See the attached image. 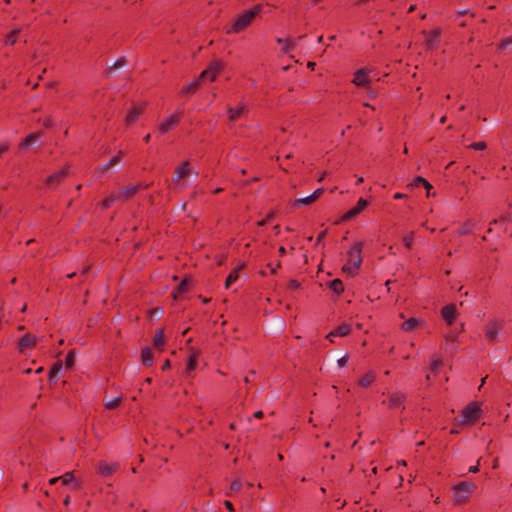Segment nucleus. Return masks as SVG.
<instances>
[{
    "mask_svg": "<svg viewBox=\"0 0 512 512\" xmlns=\"http://www.w3.org/2000/svg\"><path fill=\"white\" fill-rule=\"evenodd\" d=\"M259 12L260 6H254L238 14L229 24H227L226 32L228 34H236L241 32L251 24Z\"/></svg>",
    "mask_w": 512,
    "mask_h": 512,
    "instance_id": "1",
    "label": "nucleus"
},
{
    "mask_svg": "<svg viewBox=\"0 0 512 512\" xmlns=\"http://www.w3.org/2000/svg\"><path fill=\"white\" fill-rule=\"evenodd\" d=\"M362 242H355L347 252V262L343 266V271L350 275H355L362 263Z\"/></svg>",
    "mask_w": 512,
    "mask_h": 512,
    "instance_id": "2",
    "label": "nucleus"
},
{
    "mask_svg": "<svg viewBox=\"0 0 512 512\" xmlns=\"http://www.w3.org/2000/svg\"><path fill=\"white\" fill-rule=\"evenodd\" d=\"M475 489L476 485L468 481H461L455 484L451 489L454 505L466 504Z\"/></svg>",
    "mask_w": 512,
    "mask_h": 512,
    "instance_id": "3",
    "label": "nucleus"
},
{
    "mask_svg": "<svg viewBox=\"0 0 512 512\" xmlns=\"http://www.w3.org/2000/svg\"><path fill=\"white\" fill-rule=\"evenodd\" d=\"M192 174L189 161H184L179 164L175 170L173 178L174 189L182 191L189 186L191 181L187 180Z\"/></svg>",
    "mask_w": 512,
    "mask_h": 512,
    "instance_id": "4",
    "label": "nucleus"
},
{
    "mask_svg": "<svg viewBox=\"0 0 512 512\" xmlns=\"http://www.w3.org/2000/svg\"><path fill=\"white\" fill-rule=\"evenodd\" d=\"M148 187L149 184L139 183L135 185H129L113 191L116 195V199H118L119 202H126L129 199L133 198L139 191L144 190Z\"/></svg>",
    "mask_w": 512,
    "mask_h": 512,
    "instance_id": "5",
    "label": "nucleus"
},
{
    "mask_svg": "<svg viewBox=\"0 0 512 512\" xmlns=\"http://www.w3.org/2000/svg\"><path fill=\"white\" fill-rule=\"evenodd\" d=\"M182 115L183 113L181 110H177L174 113L168 115L158 125L157 131L160 134L164 135L169 131L173 130L180 123Z\"/></svg>",
    "mask_w": 512,
    "mask_h": 512,
    "instance_id": "6",
    "label": "nucleus"
},
{
    "mask_svg": "<svg viewBox=\"0 0 512 512\" xmlns=\"http://www.w3.org/2000/svg\"><path fill=\"white\" fill-rule=\"evenodd\" d=\"M481 414L482 409L480 408L479 404L472 402L462 410L461 422L463 424H473L479 419Z\"/></svg>",
    "mask_w": 512,
    "mask_h": 512,
    "instance_id": "7",
    "label": "nucleus"
},
{
    "mask_svg": "<svg viewBox=\"0 0 512 512\" xmlns=\"http://www.w3.org/2000/svg\"><path fill=\"white\" fill-rule=\"evenodd\" d=\"M370 70L367 68H360L356 70L353 74V79L351 82L360 88L368 89L372 83V79L370 77Z\"/></svg>",
    "mask_w": 512,
    "mask_h": 512,
    "instance_id": "8",
    "label": "nucleus"
},
{
    "mask_svg": "<svg viewBox=\"0 0 512 512\" xmlns=\"http://www.w3.org/2000/svg\"><path fill=\"white\" fill-rule=\"evenodd\" d=\"M223 68L224 64L221 61H214L200 73L199 79L214 81Z\"/></svg>",
    "mask_w": 512,
    "mask_h": 512,
    "instance_id": "9",
    "label": "nucleus"
},
{
    "mask_svg": "<svg viewBox=\"0 0 512 512\" xmlns=\"http://www.w3.org/2000/svg\"><path fill=\"white\" fill-rule=\"evenodd\" d=\"M423 34L426 36L425 46L428 50L435 49L440 45V28H434L429 32L423 31Z\"/></svg>",
    "mask_w": 512,
    "mask_h": 512,
    "instance_id": "10",
    "label": "nucleus"
},
{
    "mask_svg": "<svg viewBox=\"0 0 512 512\" xmlns=\"http://www.w3.org/2000/svg\"><path fill=\"white\" fill-rule=\"evenodd\" d=\"M502 324L497 321H490L485 327V338L488 342L493 343L497 340Z\"/></svg>",
    "mask_w": 512,
    "mask_h": 512,
    "instance_id": "11",
    "label": "nucleus"
},
{
    "mask_svg": "<svg viewBox=\"0 0 512 512\" xmlns=\"http://www.w3.org/2000/svg\"><path fill=\"white\" fill-rule=\"evenodd\" d=\"M406 395L401 392H394L389 395L387 401H383L390 409H399L404 407Z\"/></svg>",
    "mask_w": 512,
    "mask_h": 512,
    "instance_id": "12",
    "label": "nucleus"
},
{
    "mask_svg": "<svg viewBox=\"0 0 512 512\" xmlns=\"http://www.w3.org/2000/svg\"><path fill=\"white\" fill-rule=\"evenodd\" d=\"M118 463H108L106 461H100L97 464V471L102 476H111L118 470Z\"/></svg>",
    "mask_w": 512,
    "mask_h": 512,
    "instance_id": "13",
    "label": "nucleus"
},
{
    "mask_svg": "<svg viewBox=\"0 0 512 512\" xmlns=\"http://www.w3.org/2000/svg\"><path fill=\"white\" fill-rule=\"evenodd\" d=\"M248 109L247 106L244 103H239L235 108H229L228 109V117L230 122H235L238 119L245 116Z\"/></svg>",
    "mask_w": 512,
    "mask_h": 512,
    "instance_id": "14",
    "label": "nucleus"
},
{
    "mask_svg": "<svg viewBox=\"0 0 512 512\" xmlns=\"http://www.w3.org/2000/svg\"><path fill=\"white\" fill-rule=\"evenodd\" d=\"M368 205V202L363 199V198H360L357 202V204L349 209L344 215H343V220H349L355 216H357L358 214H360L364 208Z\"/></svg>",
    "mask_w": 512,
    "mask_h": 512,
    "instance_id": "15",
    "label": "nucleus"
},
{
    "mask_svg": "<svg viewBox=\"0 0 512 512\" xmlns=\"http://www.w3.org/2000/svg\"><path fill=\"white\" fill-rule=\"evenodd\" d=\"M38 338L30 333L25 334L19 339L18 349L19 352H24L26 348L33 347L36 345Z\"/></svg>",
    "mask_w": 512,
    "mask_h": 512,
    "instance_id": "16",
    "label": "nucleus"
},
{
    "mask_svg": "<svg viewBox=\"0 0 512 512\" xmlns=\"http://www.w3.org/2000/svg\"><path fill=\"white\" fill-rule=\"evenodd\" d=\"M67 173L68 168H61L60 170L50 175L46 182L50 187H55L66 177Z\"/></svg>",
    "mask_w": 512,
    "mask_h": 512,
    "instance_id": "17",
    "label": "nucleus"
},
{
    "mask_svg": "<svg viewBox=\"0 0 512 512\" xmlns=\"http://www.w3.org/2000/svg\"><path fill=\"white\" fill-rule=\"evenodd\" d=\"M350 325L347 323H342L341 325L334 328L331 332L328 333L327 338L333 342L334 337H342L346 336L350 333Z\"/></svg>",
    "mask_w": 512,
    "mask_h": 512,
    "instance_id": "18",
    "label": "nucleus"
},
{
    "mask_svg": "<svg viewBox=\"0 0 512 512\" xmlns=\"http://www.w3.org/2000/svg\"><path fill=\"white\" fill-rule=\"evenodd\" d=\"M441 315L447 324L451 325L456 317V306L454 304L444 306L441 310Z\"/></svg>",
    "mask_w": 512,
    "mask_h": 512,
    "instance_id": "19",
    "label": "nucleus"
},
{
    "mask_svg": "<svg viewBox=\"0 0 512 512\" xmlns=\"http://www.w3.org/2000/svg\"><path fill=\"white\" fill-rule=\"evenodd\" d=\"M198 357H199V352L197 350L191 348L189 350V354H188V357L186 360L185 372L187 374H190L196 368Z\"/></svg>",
    "mask_w": 512,
    "mask_h": 512,
    "instance_id": "20",
    "label": "nucleus"
},
{
    "mask_svg": "<svg viewBox=\"0 0 512 512\" xmlns=\"http://www.w3.org/2000/svg\"><path fill=\"white\" fill-rule=\"evenodd\" d=\"M322 193H323V189L322 188H318L312 194H310V195H308L306 197L297 199L296 200V205L297 206L310 205L314 201H316L320 197V195Z\"/></svg>",
    "mask_w": 512,
    "mask_h": 512,
    "instance_id": "21",
    "label": "nucleus"
},
{
    "mask_svg": "<svg viewBox=\"0 0 512 512\" xmlns=\"http://www.w3.org/2000/svg\"><path fill=\"white\" fill-rule=\"evenodd\" d=\"M142 111H143V108L141 106L134 105L133 107H131V109H129V111L127 112V115L125 118L126 124L131 125V124L135 123L137 121V119L139 118V116L141 115Z\"/></svg>",
    "mask_w": 512,
    "mask_h": 512,
    "instance_id": "22",
    "label": "nucleus"
},
{
    "mask_svg": "<svg viewBox=\"0 0 512 512\" xmlns=\"http://www.w3.org/2000/svg\"><path fill=\"white\" fill-rule=\"evenodd\" d=\"M424 324H425V321L423 319L411 317L401 324V328L404 331L409 332V331L414 330L416 327L424 325Z\"/></svg>",
    "mask_w": 512,
    "mask_h": 512,
    "instance_id": "23",
    "label": "nucleus"
},
{
    "mask_svg": "<svg viewBox=\"0 0 512 512\" xmlns=\"http://www.w3.org/2000/svg\"><path fill=\"white\" fill-rule=\"evenodd\" d=\"M41 132H33L28 134L20 143V148L26 149L31 147L40 137Z\"/></svg>",
    "mask_w": 512,
    "mask_h": 512,
    "instance_id": "24",
    "label": "nucleus"
},
{
    "mask_svg": "<svg viewBox=\"0 0 512 512\" xmlns=\"http://www.w3.org/2000/svg\"><path fill=\"white\" fill-rule=\"evenodd\" d=\"M244 268V264L236 266L227 276L225 281V287L229 288L233 283L239 279V271Z\"/></svg>",
    "mask_w": 512,
    "mask_h": 512,
    "instance_id": "25",
    "label": "nucleus"
},
{
    "mask_svg": "<svg viewBox=\"0 0 512 512\" xmlns=\"http://www.w3.org/2000/svg\"><path fill=\"white\" fill-rule=\"evenodd\" d=\"M376 379V373L374 371L367 372L361 379H359L358 384L363 388L369 387Z\"/></svg>",
    "mask_w": 512,
    "mask_h": 512,
    "instance_id": "26",
    "label": "nucleus"
},
{
    "mask_svg": "<svg viewBox=\"0 0 512 512\" xmlns=\"http://www.w3.org/2000/svg\"><path fill=\"white\" fill-rule=\"evenodd\" d=\"M59 480L63 485L71 484L74 489H77L80 486L78 482L74 481L73 472L64 473L63 475L59 476Z\"/></svg>",
    "mask_w": 512,
    "mask_h": 512,
    "instance_id": "27",
    "label": "nucleus"
},
{
    "mask_svg": "<svg viewBox=\"0 0 512 512\" xmlns=\"http://www.w3.org/2000/svg\"><path fill=\"white\" fill-rule=\"evenodd\" d=\"M20 31H21L20 28H15V29L11 30L10 32H8L4 36L3 44L4 45H14L17 41Z\"/></svg>",
    "mask_w": 512,
    "mask_h": 512,
    "instance_id": "28",
    "label": "nucleus"
},
{
    "mask_svg": "<svg viewBox=\"0 0 512 512\" xmlns=\"http://www.w3.org/2000/svg\"><path fill=\"white\" fill-rule=\"evenodd\" d=\"M200 84V79H196L192 82L187 83L182 89L181 94L183 95H192L196 92Z\"/></svg>",
    "mask_w": 512,
    "mask_h": 512,
    "instance_id": "29",
    "label": "nucleus"
},
{
    "mask_svg": "<svg viewBox=\"0 0 512 512\" xmlns=\"http://www.w3.org/2000/svg\"><path fill=\"white\" fill-rule=\"evenodd\" d=\"M189 289V282L187 279H183L180 284L172 291L171 295L177 298L178 295L186 293Z\"/></svg>",
    "mask_w": 512,
    "mask_h": 512,
    "instance_id": "30",
    "label": "nucleus"
},
{
    "mask_svg": "<svg viewBox=\"0 0 512 512\" xmlns=\"http://www.w3.org/2000/svg\"><path fill=\"white\" fill-rule=\"evenodd\" d=\"M474 227H475V223L472 220H468L462 225V227H460L456 231V235L462 236V235L469 234L473 231Z\"/></svg>",
    "mask_w": 512,
    "mask_h": 512,
    "instance_id": "31",
    "label": "nucleus"
},
{
    "mask_svg": "<svg viewBox=\"0 0 512 512\" xmlns=\"http://www.w3.org/2000/svg\"><path fill=\"white\" fill-rule=\"evenodd\" d=\"M165 344L164 332L162 329H157L153 338V345L161 348Z\"/></svg>",
    "mask_w": 512,
    "mask_h": 512,
    "instance_id": "32",
    "label": "nucleus"
},
{
    "mask_svg": "<svg viewBox=\"0 0 512 512\" xmlns=\"http://www.w3.org/2000/svg\"><path fill=\"white\" fill-rule=\"evenodd\" d=\"M141 358L145 366H151L153 364V354L149 348L142 349Z\"/></svg>",
    "mask_w": 512,
    "mask_h": 512,
    "instance_id": "33",
    "label": "nucleus"
},
{
    "mask_svg": "<svg viewBox=\"0 0 512 512\" xmlns=\"http://www.w3.org/2000/svg\"><path fill=\"white\" fill-rule=\"evenodd\" d=\"M115 202H119L118 199H116V195L114 191H112L106 198H104L101 202V207L103 209H108L111 207Z\"/></svg>",
    "mask_w": 512,
    "mask_h": 512,
    "instance_id": "34",
    "label": "nucleus"
},
{
    "mask_svg": "<svg viewBox=\"0 0 512 512\" xmlns=\"http://www.w3.org/2000/svg\"><path fill=\"white\" fill-rule=\"evenodd\" d=\"M330 288L336 294H340L344 291L343 283L340 279H334L330 282Z\"/></svg>",
    "mask_w": 512,
    "mask_h": 512,
    "instance_id": "35",
    "label": "nucleus"
},
{
    "mask_svg": "<svg viewBox=\"0 0 512 512\" xmlns=\"http://www.w3.org/2000/svg\"><path fill=\"white\" fill-rule=\"evenodd\" d=\"M277 43L281 45V53L285 54V53H288L289 51H291V46H290V38H287V39H282V38H277L276 39Z\"/></svg>",
    "mask_w": 512,
    "mask_h": 512,
    "instance_id": "36",
    "label": "nucleus"
},
{
    "mask_svg": "<svg viewBox=\"0 0 512 512\" xmlns=\"http://www.w3.org/2000/svg\"><path fill=\"white\" fill-rule=\"evenodd\" d=\"M441 365H442V360L438 356L434 355L430 361L431 372H433L435 374L438 373V370Z\"/></svg>",
    "mask_w": 512,
    "mask_h": 512,
    "instance_id": "37",
    "label": "nucleus"
},
{
    "mask_svg": "<svg viewBox=\"0 0 512 512\" xmlns=\"http://www.w3.org/2000/svg\"><path fill=\"white\" fill-rule=\"evenodd\" d=\"M123 156V152L119 151L115 156H113L101 169H106L109 166H114L120 163Z\"/></svg>",
    "mask_w": 512,
    "mask_h": 512,
    "instance_id": "38",
    "label": "nucleus"
},
{
    "mask_svg": "<svg viewBox=\"0 0 512 512\" xmlns=\"http://www.w3.org/2000/svg\"><path fill=\"white\" fill-rule=\"evenodd\" d=\"M121 396H116L108 401H106L104 403V406L107 408V409H115L119 406L120 402H121Z\"/></svg>",
    "mask_w": 512,
    "mask_h": 512,
    "instance_id": "39",
    "label": "nucleus"
},
{
    "mask_svg": "<svg viewBox=\"0 0 512 512\" xmlns=\"http://www.w3.org/2000/svg\"><path fill=\"white\" fill-rule=\"evenodd\" d=\"M404 246L410 249L414 243V232H410L403 237Z\"/></svg>",
    "mask_w": 512,
    "mask_h": 512,
    "instance_id": "40",
    "label": "nucleus"
},
{
    "mask_svg": "<svg viewBox=\"0 0 512 512\" xmlns=\"http://www.w3.org/2000/svg\"><path fill=\"white\" fill-rule=\"evenodd\" d=\"M75 362V353L74 351H69L65 357V366L67 368H72Z\"/></svg>",
    "mask_w": 512,
    "mask_h": 512,
    "instance_id": "41",
    "label": "nucleus"
},
{
    "mask_svg": "<svg viewBox=\"0 0 512 512\" xmlns=\"http://www.w3.org/2000/svg\"><path fill=\"white\" fill-rule=\"evenodd\" d=\"M469 147L476 151H483L486 149V143L483 141H479V142L472 143Z\"/></svg>",
    "mask_w": 512,
    "mask_h": 512,
    "instance_id": "42",
    "label": "nucleus"
},
{
    "mask_svg": "<svg viewBox=\"0 0 512 512\" xmlns=\"http://www.w3.org/2000/svg\"><path fill=\"white\" fill-rule=\"evenodd\" d=\"M423 182H425V178H423L422 176H417L413 179L412 183L410 184V186L412 187H419L420 185L423 184Z\"/></svg>",
    "mask_w": 512,
    "mask_h": 512,
    "instance_id": "43",
    "label": "nucleus"
},
{
    "mask_svg": "<svg viewBox=\"0 0 512 512\" xmlns=\"http://www.w3.org/2000/svg\"><path fill=\"white\" fill-rule=\"evenodd\" d=\"M348 361H349L348 356H347V355H344V356H342L341 358H339V359H338L337 364H338V366H339L340 368H344V367H346V366H347Z\"/></svg>",
    "mask_w": 512,
    "mask_h": 512,
    "instance_id": "44",
    "label": "nucleus"
},
{
    "mask_svg": "<svg viewBox=\"0 0 512 512\" xmlns=\"http://www.w3.org/2000/svg\"><path fill=\"white\" fill-rule=\"evenodd\" d=\"M241 487H242V482H241V480H235V481H233V482L231 483L230 489H231L232 491H235V492H236V491H239V490L241 489Z\"/></svg>",
    "mask_w": 512,
    "mask_h": 512,
    "instance_id": "45",
    "label": "nucleus"
},
{
    "mask_svg": "<svg viewBox=\"0 0 512 512\" xmlns=\"http://www.w3.org/2000/svg\"><path fill=\"white\" fill-rule=\"evenodd\" d=\"M281 266V263L280 261H277V263L275 265H272V264H268L267 267H269L270 269V273L271 274H275L277 269Z\"/></svg>",
    "mask_w": 512,
    "mask_h": 512,
    "instance_id": "46",
    "label": "nucleus"
},
{
    "mask_svg": "<svg viewBox=\"0 0 512 512\" xmlns=\"http://www.w3.org/2000/svg\"><path fill=\"white\" fill-rule=\"evenodd\" d=\"M60 370V367L58 368H53L51 371H50V379H57V375H58V372Z\"/></svg>",
    "mask_w": 512,
    "mask_h": 512,
    "instance_id": "47",
    "label": "nucleus"
},
{
    "mask_svg": "<svg viewBox=\"0 0 512 512\" xmlns=\"http://www.w3.org/2000/svg\"><path fill=\"white\" fill-rule=\"evenodd\" d=\"M326 233H327V231H326V230H323V231H321V232L318 234L317 239H316L317 243H320V242L325 238Z\"/></svg>",
    "mask_w": 512,
    "mask_h": 512,
    "instance_id": "48",
    "label": "nucleus"
},
{
    "mask_svg": "<svg viewBox=\"0 0 512 512\" xmlns=\"http://www.w3.org/2000/svg\"><path fill=\"white\" fill-rule=\"evenodd\" d=\"M300 39H301V37L294 38V39H290V46H291V50L295 49V47L297 46L298 41H299Z\"/></svg>",
    "mask_w": 512,
    "mask_h": 512,
    "instance_id": "49",
    "label": "nucleus"
},
{
    "mask_svg": "<svg viewBox=\"0 0 512 512\" xmlns=\"http://www.w3.org/2000/svg\"><path fill=\"white\" fill-rule=\"evenodd\" d=\"M469 13V10L468 9H463V10H458L456 11V15L458 18L462 17V16H465Z\"/></svg>",
    "mask_w": 512,
    "mask_h": 512,
    "instance_id": "50",
    "label": "nucleus"
},
{
    "mask_svg": "<svg viewBox=\"0 0 512 512\" xmlns=\"http://www.w3.org/2000/svg\"><path fill=\"white\" fill-rule=\"evenodd\" d=\"M509 44H512V37H508V38L503 39L501 47H506Z\"/></svg>",
    "mask_w": 512,
    "mask_h": 512,
    "instance_id": "51",
    "label": "nucleus"
},
{
    "mask_svg": "<svg viewBox=\"0 0 512 512\" xmlns=\"http://www.w3.org/2000/svg\"><path fill=\"white\" fill-rule=\"evenodd\" d=\"M44 126H45L46 128H49V127H52V126H53V121H52V119H51L50 117H48V118H46V119L44 120Z\"/></svg>",
    "mask_w": 512,
    "mask_h": 512,
    "instance_id": "52",
    "label": "nucleus"
},
{
    "mask_svg": "<svg viewBox=\"0 0 512 512\" xmlns=\"http://www.w3.org/2000/svg\"><path fill=\"white\" fill-rule=\"evenodd\" d=\"M114 65L118 68L123 67L125 65V60L123 58L118 59L115 61Z\"/></svg>",
    "mask_w": 512,
    "mask_h": 512,
    "instance_id": "53",
    "label": "nucleus"
},
{
    "mask_svg": "<svg viewBox=\"0 0 512 512\" xmlns=\"http://www.w3.org/2000/svg\"><path fill=\"white\" fill-rule=\"evenodd\" d=\"M224 505H225V507H226L229 511H234V507H233L232 502H230V501H228V500H225V501H224Z\"/></svg>",
    "mask_w": 512,
    "mask_h": 512,
    "instance_id": "54",
    "label": "nucleus"
},
{
    "mask_svg": "<svg viewBox=\"0 0 512 512\" xmlns=\"http://www.w3.org/2000/svg\"><path fill=\"white\" fill-rule=\"evenodd\" d=\"M406 195L403 194V193H400V192H396L394 195H393V198L396 199V200H400V199H403L405 198Z\"/></svg>",
    "mask_w": 512,
    "mask_h": 512,
    "instance_id": "55",
    "label": "nucleus"
},
{
    "mask_svg": "<svg viewBox=\"0 0 512 512\" xmlns=\"http://www.w3.org/2000/svg\"><path fill=\"white\" fill-rule=\"evenodd\" d=\"M478 471H479V462L476 465L469 467V472H471V473H476Z\"/></svg>",
    "mask_w": 512,
    "mask_h": 512,
    "instance_id": "56",
    "label": "nucleus"
},
{
    "mask_svg": "<svg viewBox=\"0 0 512 512\" xmlns=\"http://www.w3.org/2000/svg\"><path fill=\"white\" fill-rule=\"evenodd\" d=\"M289 287H290V288H293V289H296V288H298V287H299V283H298L296 280H291V281L289 282Z\"/></svg>",
    "mask_w": 512,
    "mask_h": 512,
    "instance_id": "57",
    "label": "nucleus"
},
{
    "mask_svg": "<svg viewBox=\"0 0 512 512\" xmlns=\"http://www.w3.org/2000/svg\"><path fill=\"white\" fill-rule=\"evenodd\" d=\"M161 368H162V370H167V369H169V368H170V361H169L168 359H167V360H165V362L163 363V365H162V367H161Z\"/></svg>",
    "mask_w": 512,
    "mask_h": 512,
    "instance_id": "58",
    "label": "nucleus"
},
{
    "mask_svg": "<svg viewBox=\"0 0 512 512\" xmlns=\"http://www.w3.org/2000/svg\"><path fill=\"white\" fill-rule=\"evenodd\" d=\"M426 190H431L432 185L425 179V182L422 184Z\"/></svg>",
    "mask_w": 512,
    "mask_h": 512,
    "instance_id": "59",
    "label": "nucleus"
},
{
    "mask_svg": "<svg viewBox=\"0 0 512 512\" xmlns=\"http://www.w3.org/2000/svg\"><path fill=\"white\" fill-rule=\"evenodd\" d=\"M253 416H254L255 418H262V416H263V412H262L261 410H258V411H256V412H254Z\"/></svg>",
    "mask_w": 512,
    "mask_h": 512,
    "instance_id": "60",
    "label": "nucleus"
},
{
    "mask_svg": "<svg viewBox=\"0 0 512 512\" xmlns=\"http://www.w3.org/2000/svg\"><path fill=\"white\" fill-rule=\"evenodd\" d=\"M278 252H279L280 256L285 255V254H286V249H285V247H283V246L279 247Z\"/></svg>",
    "mask_w": 512,
    "mask_h": 512,
    "instance_id": "61",
    "label": "nucleus"
},
{
    "mask_svg": "<svg viewBox=\"0 0 512 512\" xmlns=\"http://www.w3.org/2000/svg\"><path fill=\"white\" fill-rule=\"evenodd\" d=\"M60 481L59 477H53L49 480V484H55L56 482Z\"/></svg>",
    "mask_w": 512,
    "mask_h": 512,
    "instance_id": "62",
    "label": "nucleus"
},
{
    "mask_svg": "<svg viewBox=\"0 0 512 512\" xmlns=\"http://www.w3.org/2000/svg\"><path fill=\"white\" fill-rule=\"evenodd\" d=\"M150 138H151L150 134H147V135L144 136L143 141L145 143H148L150 141Z\"/></svg>",
    "mask_w": 512,
    "mask_h": 512,
    "instance_id": "63",
    "label": "nucleus"
},
{
    "mask_svg": "<svg viewBox=\"0 0 512 512\" xmlns=\"http://www.w3.org/2000/svg\"><path fill=\"white\" fill-rule=\"evenodd\" d=\"M8 149L6 145L0 146V155Z\"/></svg>",
    "mask_w": 512,
    "mask_h": 512,
    "instance_id": "64",
    "label": "nucleus"
}]
</instances>
